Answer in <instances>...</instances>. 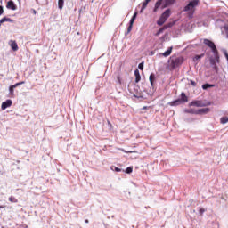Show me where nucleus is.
Masks as SVG:
<instances>
[{
  "label": "nucleus",
  "instance_id": "72a5a7b5",
  "mask_svg": "<svg viewBox=\"0 0 228 228\" xmlns=\"http://www.w3.org/2000/svg\"><path fill=\"white\" fill-rule=\"evenodd\" d=\"M115 170H116V172H120L121 171L120 168H118V167H116Z\"/></svg>",
  "mask_w": 228,
  "mask_h": 228
},
{
  "label": "nucleus",
  "instance_id": "bb28decb",
  "mask_svg": "<svg viewBox=\"0 0 228 228\" xmlns=\"http://www.w3.org/2000/svg\"><path fill=\"white\" fill-rule=\"evenodd\" d=\"M199 213L201 215H204V213H206V209L205 208H200Z\"/></svg>",
  "mask_w": 228,
  "mask_h": 228
},
{
  "label": "nucleus",
  "instance_id": "4468645a",
  "mask_svg": "<svg viewBox=\"0 0 228 228\" xmlns=\"http://www.w3.org/2000/svg\"><path fill=\"white\" fill-rule=\"evenodd\" d=\"M172 49L173 47H169L166 52L160 53L161 56H164L165 58H167V56H170L172 54Z\"/></svg>",
  "mask_w": 228,
  "mask_h": 228
},
{
  "label": "nucleus",
  "instance_id": "c9c22d12",
  "mask_svg": "<svg viewBox=\"0 0 228 228\" xmlns=\"http://www.w3.org/2000/svg\"><path fill=\"white\" fill-rule=\"evenodd\" d=\"M88 223H89L88 219H86V224H88Z\"/></svg>",
  "mask_w": 228,
  "mask_h": 228
},
{
  "label": "nucleus",
  "instance_id": "aec40b11",
  "mask_svg": "<svg viewBox=\"0 0 228 228\" xmlns=\"http://www.w3.org/2000/svg\"><path fill=\"white\" fill-rule=\"evenodd\" d=\"M64 0H58L59 10H63Z\"/></svg>",
  "mask_w": 228,
  "mask_h": 228
},
{
  "label": "nucleus",
  "instance_id": "9b49d317",
  "mask_svg": "<svg viewBox=\"0 0 228 228\" xmlns=\"http://www.w3.org/2000/svg\"><path fill=\"white\" fill-rule=\"evenodd\" d=\"M6 7L8 8V10H17V5H15V3H13V1L10 0L8 3H7V5Z\"/></svg>",
  "mask_w": 228,
  "mask_h": 228
},
{
  "label": "nucleus",
  "instance_id": "4be33fe9",
  "mask_svg": "<svg viewBox=\"0 0 228 228\" xmlns=\"http://www.w3.org/2000/svg\"><path fill=\"white\" fill-rule=\"evenodd\" d=\"M213 85H209V84H204L203 86H202V88H203V90H208V88H213Z\"/></svg>",
  "mask_w": 228,
  "mask_h": 228
},
{
  "label": "nucleus",
  "instance_id": "1a4fd4ad",
  "mask_svg": "<svg viewBox=\"0 0 228 228\" xmlns=\"http://www.w3.org/2000/svg\"><path fill=\"white\" fill-rule=\"evenodd\" d=\"M211 110L209 108L199 109L196 110V115H204L206 113H209Z\"/></svg>",
  "mask_w": 228,
  "mask_h": 228
},
{
  "label": "nucleus",
  "instance_id": "e433bc0d",
  "mask_svg": "<svg viewBox=\"0 0 228 228\" xmlns=\"http://www.w3.org/2000/svg\"><path fill=\"white\" fill-rule=\"evenodd\" d=\"M3 208L2 206H0V208Z\"/></svg>",
  "mask_w": 228,
  "mask_h": 228
},
{
  "label": "nucleus",
  "instance_id": "412c9836",
  "mask_svg": "<svg viewBox=\"0 0 228 228\" xmlns=\"http://www.w3.org/2000/svg\"><path fill=\"white\" fill-rule=\"evenodd\" d=\"M9 202H12L14 204H17L19 202V200H17V198L13 197V196H11L9 198Z\"/></svg>",
  "mask_w": 228,
  "mask_h": 228
},
{
  "label": "nucleus",
  "instance_id": "a878e982",
  "mask_svg": "<svg viewBox=\"0 0 228 228\" xmlns=\"http://www.w3.org/2000/svg\"><path fill=\"white\" fill-rule=\"evenodd\" d=\"M138 69L140 70H143V62H141L139 65H138Z\"/></svg>",
  "mask_w": 228,
  "mask_h": 228
},
{
  "label": "nucleus",
  "instance_id": "393cba45",
  "mask_svg": "<svg viewBox=\"0 0 228 228\" xmlns=\"http://www.w3.org/2000/svg\"><path fill=\"white\" fill-rule=\"evenodd\" d=\"M126 174H131L133 172V167H129L126 170Z\"/></svg>",
  "mask_w": 228,
  "mask_h": 228
},
{
  "label": "nucleus",
  "instance_id": "6e6552de",
  "mask_svg": "<svg viewBox=\"0 0 228 228\" xmlns=\"http://www.w3.org/2000/svg\"><path fill=\"white\" fill-rule=\"evenodd\" d=\"M168 28H172V24L169 23L168 25H164L163 28L158 30V32L155 34V37H159V35H161L165 29H168Z\"/></svg>",
  "mask_w": 228,
  "mask_h": 228
},
{
  "label": "nucleus",
  "instance_id": "9d476101",
  "mask_svg": "<svg viewBox=\"0 0 228 228\" xmlns=\"http://www.w3.org/2000/svg\"><path fill=\"white\" fill-rule=\"evenodd\" d=\"M20 85H24V82H19V83H16L15 85L13 86H11L9 87V92L12 95H13V90H15V88H17V86H20Z\"/></svg>",
  "mask_w": 228,
  "mask_h": 228
},
{
  "label": "nucleus",
  "instance_id": "b1692460",
  "mask_svg": "<svg viewBox=\"0 0 228 228\" xmlns=\"http://www.w3.org/2000/svg\"><path fill=\"white\" fill-rule=\"evenodd\" d=\"M185 113H191L197 115V110H194L193 109H189L185 110Z\"/></svg>",
  "mask_w": 228,
  "mask_h": 228
},
{
  "label": "nucleus",
  "instance_id": "a211bd4d",
  "mask_svg": "<svg viewBox=\"0 0 228 228\" xmlns=\"http://www.w3.org/2000/svg\"><path fill=\"white\" fill-rule=\"evenodd\" d=\"M149 79L151 86H154V79H156V77L154 76V74H151Z\"/></svg>",
  "mask_w": 228,
  "mask_h": 228
},
{
  "label": "nucleus",
  "instance_id": "2eb2a0df",
  "mask_svg": "<svg viewBox=\"0 0 228 228\" xmlns=\"http://www.w3.org/2000/svg\"><path fill=\"white\" fill-rule=\"evenodd\" d=\"M134 76H135V83H140V81L142 79V77L140 76V70L135 69Z\"/></svg>",
  "mask_w": 228,
  "mask_h": 228
},
{
  "label": "nucleus",
  "instance_id": "423d86ee",
  "mask_svg": "<svg viewBox=\"0 0 228 228\" xmlns=\"http://www.w3.org/2000/svg\"><path fill=\"white\" fill-rule=\"evenodd\" d=\"M184 102H188V96H186V94L182 93L181 99L175 100L168 104L169 106H179V104H184Z\"/></svg>",
  "mask_w": 228,
  "mask_h": 228
},
{
  "label": "nucleus",
  "instance_id": "c756f323",
  "mask_svg": "<svg viewBox=\"0 0 228 228\" xmlns=\"http://www.w3.org/2000/svg\"><path fill=\"white\" fill-rule=\"evenodd\" d=\"M224 31H225V35H226V37L228 38V27H224Z\"/></svg>",
  "mask_w": 228,
  "mask_h": 228
},
{
  "label": "nucleus",
  "instance_id": "ddd939ff",
  "mask_svg": "<svg viewBox=\"0 0 228 228\" xmlns=\"http://www.w3.org/2000/svg\"><path fill=\"white\" fill-rule=\"evenodd\" d=\"M10 45L12 51H19V45H17V42L11 40L10 41Z\"/></svg>",
  "mask_w": 228,
  "mask_h": 228
},
{
  "label": "nucleus",
  "instance_id": "cd10ccee",
  "mask_svg": "<svg viewBox=\"0 0 228 228\" xmlns=\"http://www.w3.org/2000/svg\"><path fill=\"white\" fill-rule=\"evenodd\" d=\"M202 56H204V54L196 55V56H195V60H200V58H202Z\"/></svg>",
  "mask_w": 228,
  "mask_h": 228
},
{
  "label": "nucleus",
  "instance_id": "2f4dec72",
  "mask_svg": "<svg viewBox=\"0 0 228 228\" xmlns=\"http://www.w3.org/2000/svg\"><path fill=\"white\" fill-rule=\"evenodd\" d=\"M118 81L119 85H122V80L120 79V77H118Z\"/></svg>",
  "mask_w": 228,
  "mask_h": 228
},
{
  "label": "nucleus",
  "instance_id": "473e14b6",
  "mask_svg": "<svg viewBox=\"0 0 228 228\" xmlns=\"http://www.w3.org/2000/svg\"><path fill=\"white\" fill-rule=\"evenodd\" d=\"M133 29V25H129V27H128V31H131Z\"/></svg>",
  "mask_w": 228,
  "mask_h": 228
},
{
  "label": "nucleus",
  "instance_id": "f257e3e1",
  "mask_svg": "<svg viewBox=\"0 0 228 228\" xmlns=\"http://www.w3.org/2000/svg\"><path fill=\"white\" fill-rule=\"evenodd\" d=\"M199 0H191L189 4L183 8V12H188L189 19H193V13H195V8L199 6Z\"/></svg>",
  "mask_w": 228,
  "mask_h": 228
},
{
  "label": "nucleus",
  "instance_id": "39448f33",
  "mask_svg": "<svg viewBox=\"0 0 228 228\" xmlns=\"http://www.w3.org/2000/svg\"><path fill=\"white\" fill-rule=\"evenodd\" d=\"M172 14V12L170 9H167L159 17V19L157 21L158 26H163L165 22H167V20L170 15Z\"/></svg>",
  "mask_w": 228,
  "mask_h": 228
},
{
  "label": "nucleus",
  "instance_id": "7c9ffc66",
  "mask_svg": "<svg viewBox=\"0 0 228 228\" xmlns=\"http://www.w3.org/2000/svg\"><path fill=\"white\" fill-rule=\"evenodd\" d=\"M210 63H211L212 65H216L215 59H211V60H210Z\"/></svg>",
  "mask_w": 228,
  "mask_h": 228
},
{
  "label": "nucleus",
  "instance_id": "5701e85b",
  "mask_svg": "<svg viewBox=\"0 0 228 228\" xmlns=\"http://www.w3.org/2000/svg\"><path fill=\"white\" fill-rule=\"evenodd\" d=\"M221 124H227L228 122V117H223L220 118Z\"/></svg>",
  "mask_w": 228,
  "mask_h": 228
},
{
  "label": "nucleus",
  "instance_id": "f3484780",
  "mask_svg": "<svg viewBox=\"0 0 228 228\" xmlns=\"http://www.w3.org/2000/svg\"><path fill=\"white\" fill-rule=\"evenodd\" d=\"M4 22H14L13 20L7 18V17H4L3 19L0 20V24H3Z\"/></svg>",
  "mask_w": 228,
  "mask_h": 228
},
{
  "label": "nucleus",
  "instance_id": "6ab92c4d",
  "mask_svg": "<svg viewBox=\"0 0 228 228\" xmlns=\"http://www.w3.org/2000/svg\"><path fill=\"white\" fill-rule=\"evenodd\" d=\"M138 15V12H134V14L133 15V17L130 20V24L131 26H133V24H134V20H136V17Z\"/></svg>",
  "mask_w": 228,
  "mask_h": 228
},
{
  "label": "nucleus",
  "instance_id": "0eeeda50",
  "mask_svg": "<svg viewBox=\"0 0 228 228\" xmlns=\"http://www.w3.org/2000/svg\"><path fill=\"white\" fill-rule=\"evenodd\" d=\"M190 106H196L197 108H202L204 106H209V103H205L202 101H192Z\"/></svg>",
  "mask_w": 228,
  "mask_h": 228
},
{
  "label": "nucleus",
  "instance_id": "c85d7f7f",
  "mask_svg": "<svg viewBox=\"0 0 228 228\" xmlns=\"http://www.w3.org/2000/svg\"><path fill=\"white\" fill-rule=\"evenodd\" d=\"M4 10L3 9V6L0 5V15H3Z\"/></svg>",
  "mask_w": 228,
  "mask_h": 228
},
{
  "label": "nucleus",
  "instance_id": "7ed1b4c3",
  "mask_svg": "<svg viewBox=\"0 0 228 228\" xmlns=\"http://www.w3.org/2000/svg\"><path fill=\"white\" fill-rule=\"evenodd\" d=\"M184 61V58L183 57H170L168 60L169 67L171 70L177 69V67H181Z\"/></svg>",
  "mask_w": 228,
  "mask_h": 228
},
{
  "label": "nucleus",
  "instance_id": "f704fd0d",
  "mask_svg": "<svg viewBox=\"0 0 228 228\" xmlns=\"http://www.w3.org/2000/svg\"><path fill=\"white\" fill-rule=\"evenodd\" d=\"M191 84L192 85V86H195V82L191 81Z\"/></svg>",
  "mask_w": 228,
  "mask_h": 228
},
{
  "label": "nucleus",
  "instance_id": "f8f14e48",
  "mask_svg": "<svg viewBox=\"0 0 228 228\" xmlns=\"http://www.w3.org/2000/svg\"><path fill=\"white\" fill-rule=\"evenodd\" d=\"M12 104V100H7L2 103L1 108L2 110H6V108H10Z\"/></svg>",
  "mask_w": 228,
  "mask_h": 228
},
{
  "label": "nucleus",
  "instance_id": "20e7f679",
  "mask_svg": "<svg viewBox=\"0 0 228 228\" xmlns=\"http://www.w3.org/2000/svg\"><path fill=\"white\" fill-rule=\"evenodd\" d=\"M203 44L207 45V47H209V49H211L214 56H216V61H220V57L218 56V49H216V45H215V43L209 39H204Z\"/></svg>",
  "mask_w": 228,
  "mask_h": 228
},
{
  "label": "nucleus",
  "instance_id": "dca6fc26",
  "mask_svg": "<svg viewBox=\"0 0 228 228\" xmlns=\"http://www.w3.org/2000/svg\"><path fill=\"white\" fill-rule=\"evenodd\" d=\"M149 3H151V0H145V1L142 3V8H141L140 13H143V10H145V8H147V4H149Z\"/></svg>",
  "mask_w": 228,
  "mask_h": 228
},
{
  "label": "nucleus",
  "instance_id": "f03ea898",
  "mask_svg": "<svg viewBox=\"0 0 228 228\" xmlns=\"http://www.w3.org/2000/svg\"><path fill=\"white\" fill-rule=\"evenodd\" d=\"M175 3V0H158L155 4V7L153 12H158L159 8L164 10V8H168V6H172Z\"/></svg>",
  "mask_w": 228,
  "mask_h": 228
}]
</instances>
